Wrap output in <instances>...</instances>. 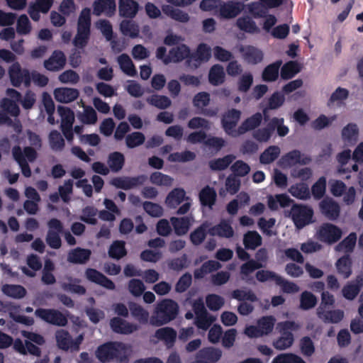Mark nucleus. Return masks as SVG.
<instances>
[{
    "instance_id": "27",
    "label": "nucleus",
    "mask_w": 363,
    "mask_h": 363,
    "mask_svg": "<svg viewBox=\"0 0 363 363\" xmlns=\"http://www.w3.org/2000/svg\"><path fill=\"white\" fill-rule=\"evenodd\" d=\"M209 226L210 223L208 221H204L191 232L189 235V240L193 245L199 246L204 242L207 235L209 234Z\"/></svg>"
},
{
    "instance_id": "12",
    "label": "nucleus",
    "mask_w": 363,
    "mask_h": 363,
    "mask_svg": "<svg viewBox=\"0 0 363 363\" xmlns=\"http://www.w3.org/2000/svg\"><path fill=\"white\" fill-rule=\"evenodd\" d=\"M186 59V62L191 65V50L189 46L185 44H180L171 48L169 55L164 60V65L170 62H180Z\"/></svg>"
},
{
    "instance_id": "20",
    "label": "nucleus",
    "mask_w": 363,
    "mask_h": 363,
    "mask_svg": "<svg viewBox=\"0 0 363 363\" xmlns=\"http://www.w3.org/2000/svg\"><path fill=\"white\" fill-rule=\"evenodd\" d=\"M66 64V57L61 50H54L50 57L44 61L45 68L51 72H56L64 68Z\"/></svg>"
},
{
    "instance_id": "29",
    "label": "nucleus",
    "mask_w": 363,
    "mask_h": 363,
    "mask_svg": "<svg viewBox=\"0 0 363 363\" xmlns=\"http://www.w3.org/2000/svg\"><path fill=\"white\" fill-rule=\"evenodd\" d=\"M208 233L211 236L230 238L234 235V230L228 221L222 220L218 224L211 227L208 229Z\"/></svg>"
},
{
    "instance_id": "57",
    "label": "nucleus",
    "mask_w": 363,
    "mask_h": 363,
    "mask_svg": "<svg viewBox=\"0 0 363 363\" xmlns=\"http://www.w3.org/2000/svg\"><path fill=\"white\" fill-rule=\"evenodd\" d=\"M359 129L355 123H349L342 130V138L345 142H356Z\"/></svg>"
},
{
    "instance_id": "10",
    "label": "nucleus",
    "mask_w": 363,
    "mask_h": 363,
    "mask_svg": "<svg viewBox=\"0 0 363 363\" xmlns=\"http://www.w3.org/2000/svg\"><path fill=\"white\" fill-rule=\"evenodd\" d=\"M147 177L145 174L138 175L136 177H117L110 180V184L117 189L129 190L143 185Z\"/></svg>"
},
{
    "instance_id": "17",
    "label": "nucleus",
    "mask_w": 363,
    "mask_h": 363,
    "mask_svg": "<svg viewBox=\"0 0 363 363\" xmlns=\"http://www.w3.org/2000/svg\"><path fill=\"white\" fill-rule=\"evenodd\" d=\"M85 277L89 281L100 285L106 289L114 290L116 289V285L113 281L95 269H86Z\"/></svg>"
},
{
    "instance_id": "46",
    "label": "nucleus",
    "mask_w": 363,
    "mask_h": 363,
    "mask_svg": "<svg viewBox=\"0 0 363 363\" xmlns=\"http://www.w3.org/2000/svg\"><path fill=\"white\" fill-rule=\"evenodd\" d=\"M118 62L121 70L128 76L134 77L137 74L135 67L130 57L125 53L118 57Z\"/></svg>"
},
{
    "instance_id": "16",
    "label": "nucleus",
    "mask_w": 363,
    "mask_h": 363,
    "mask_svg": "<svg viewBox=\"0 0 363 363\" xmlns=\"http://www.w3.org/2000/svg\"><path fill=\"white\" fill-rule=\"evenodd\" d=\"M318 234L321 240L328 243H335L341 238L342 233L337 226L331 223H325L320 227Z\"/></svg>"
},
{
    "instance_id": "26",
    "label": "nucleus",
    "mask_w": 363,
    "mask_h": 363,
    "mask_svg": "<svg viewBox=\"0 0 363 363\" xmlns=\"http://www.w3.org/2000/svg\"><path fill=\"white\" fill-rule=\"evenodd\" d=\"M262 113L257 112L250 117L246 118L237 130V136L245 134V133L255 130L258 128L262 121Z\"/></svg>"
},
{
    "instance_id": "28",
    "label": "nucleus",
    "mask_w": 363,
    "mask_h": 363,
    "mask_svg": "<svg viewBox=\"0 0 363 363\" xmlns=\"http://www.w3.org/2000/svg\"><path fill=\"white\" fill-rule=\"evenodd\" d=\"M55 99L61 103L67 104L77 99L79 92L74 88H57L54 91Z\"/></svg>"
},
{
    "instance_id": "9",
    "label": "nucleus",
    "mask_w": 363,
    "mask_h": 363,
    "mask_svg": "<svg viewBox=\"0 0 363 363\" xmlns=\"http://www.w3.org/2000/svg\"><path fill=\"white\" fill-rule=\"evenodd\" d=\"M210 94L206 91H201L194 95L192 104L199 110V113L207 117H215L218 113V109L217 108H206L210 104Z\"/></svg>"
},
{
    "instance_id": "25",
    "label": "nucleus",
    "mask_w": 363,
    "mask_h": 363,
    "mask_svg": "<svg viewBox=\"0 0 363 363\" xmlns=\"http://www.w3.org/2000/svg\"><path fill=\"white\" fill-rule=\"evenodd\" d=\"M139 4L134 0H118V12L122 17L133 18L139 11Z\"/></svg>"
},
{
    "instance_id": "1",
    "label": "nucleus",
    "mask_w": 363,
    "mask_h": 363,
    "mask_svg": "<svg viewBox=\"0 0 363 363\" xmlns=\"http://www.w3.org/2000/svg\"><path fill=\"white\" fill-rule=\"evenodd\" d=\"M130 347L118 341H108L100 345L95 351L96 358L101 363L116 361V363H128Z\"/></svg>"
},
{
    "instance_id": "36",
    "label": "nucleus",
    "mask_w": 363,
    "mask_h": 363,
    "mask_svg": "<svg viewBox=\"0 0 363 363\" xmlns=\"http://www.w3.org/2000/svg\"><path fill=\"white\" fill-rule=\"evenodd\" d=\"M163 13L172 19L181 23H187L189 21V14L179 9L170 5H164L162 7Z\"/></svg>"
},
{
    "instance_id": "52",
    "label": "nucleus",
    "mask_w": 363,
    "mask_h": 363,
    "mask_svg": "<svg viewBox=\"0 0 363 363\" xmlns=\"http://www.w3.org/2000/svg\"><path fill=\"white\" fill-rule=\"evenodd\" d=\"M263 266L260 262H258L254 259H250L245 263L242 264L240 267V274L242 279L246 281H249V275L256 269L262 268Z\"/></svg>"
},
{
    "instance_id": "7",
    "label": "nucleus",
    "mask_w": 363,
    "mask_h": 363,
    "mask_svg": "<svg viewBox=\"0 0 363 363\" xmlns=\"http://www.w3.org/2000/svg\"><path fill=\"white\" fill-rule=\"evenodd\" d=\"M9 76L11 84L15 87H19L22 84L26 87H29L31 84V74L28 69H22L18 62H13L9 69Z\"/></svg>"
},
{
    "instance_id": "41",
    "label": "nucleus",
    "mask_w": 363,
    "mask_h": 363,
    "mask_svg": "<svg viewBox=\"0 0 363 363\" xmlns=\"http://www.w3.org/2000/svg\"><path fill=\"white\" fill-rule=\"evenodd\" d=\"M108 254L111 258L117 260L126 256L125 242L123 240L113 241L108 248Z\"/></svg>"
},
{
    "instance_id": "21",
    "label": "nucleus",
    "mask_w": 363,
    "mask_h": 363,
    "mask_svg": "<svg viewBox=\"0 0 363 363\" xmlns=\"http://www.w3.org/2000/svg\"><path fill=\"white\" fill-rule=\"evenodd\" d=\"M211 57V50L205 43H200L194 52H191V66L197 68L202 62H207Z\"/></svg>"
},
{
    "instance_id": "48",
    "label": "nucleus",
    "mask_w": 363,
    "mask_h": 363,
    "mask_svg": "<svg viewBox=\"0 0 363 363\" xmlns=\"http://www.w3.org/2000/svg\"><path fill=\"white\" fill-rule=\"evenodd\" d=\"M120 30L124 35L132 38H137L140 33L138 25L132 20H123L120 23Z\"/></svg>"
},
{
    "instance_id": "6",
    "label": "nucleus",
    "mask_w": 363,
    "mask_h": 363,
    "mask_svg": "<svg viewBox=\"0 0 363 363\" xmlns=\"http://www.w3.org/2000/svg\"><path fill=\"white\" fill-rule=\"evenodd\" d=\"M48 230L45 241L50 247L59 249L62 246L60 234L63 233L64 227L62 223L57 218H51L48 222Z\"/></svg>"
},
{
    "instance_id": "31",
    "label": "nucleus",
    "mask_w": 363,
    "mask_h": 363,
    "mask_svg": "<svg viewBox=\"0 0 363 363\" xmlns=\"http://www.w3.org/2000/svg\"><path fill=\"white\" fill-rule=\"evenodd\" d=\"M281 65L282 60H279L266 66L262 73V80L265 82L277 81L279 78V69Z\"/></svg>"
},
{
    "instance_id": "33",
    "label": "nucleus",
    "mask_w": 363,
    "mask_h": 363,
    "mask_svg": "<svg viewBox=\"0 0 363 363\" xmlns=\"http://www.w3.org/2000/svg\"><path fill=\"white\" fill-rule=\"evenodd\" d=\"M155 337L164 342L168 348L172 347L177 339L176 330L169 327L162 328L155 331Z\"/></svg>"
},
{
    "instance_id": "64",
    "label": "nucleus",
    "mask_w": 363,
    "mask_h": 363,
    "mask_svg": "<svg viewBox=\"0 0 363 363\" xmlns=\"http://www.w3.org/2000/svg\"><path fill=\"white\" fill-rule=\"evenodd\" d=\"M272 363H306L301 357L294 353H282L274 358Z\"/></svg>"
},
{
    "instance_id": "55",
    "label": "nucleus",
    "mask_w": 363,
    "mask_h": 363,
    "mask_svg": "<svg viewBox=\"0 0 363 363\" xmlns=\"http://www.w3.org/2000/svg\"><path fill=\"white\" fill-rule=\"evenodd\" d=\"M316 296L310 291H304L300 296V308L304 311L314 308L317 304Z\"/></svg>"
},
{
    "instance_id": "15",
    "label": "nucleus",
    "mask_w": 363,
    "mask_h": 363,
    "mask_svg": "<svg viewBox=\"0 0 363 363\" xmlns=\"http://www.w3.org/2000/svg\"><path fill=\"white\" fill-rule=\"evenodd\" d=\"M54 4V0H36L30 3L28 8V13L33 21H38L40 18V13L49 12Z\"/></svg>"
},
{
    "instance_id": "37",
    "label": "nucleus",
    "mask_w": 363,
    "mask_h": 363,
    "mask_svg": "<svg viewBox=\"0 0 363 363\" xmlns=\"http://www.w3.org/2000/svg\"><path fill=\"white\" fill-rule=\"evenodd\" d=\"M170 220L176 235L181 236L187 233L191 225V220L188 216L172 217Z\"/></svg>"
},
{
    "instance_id": "51",
    "label": "nucleus",
    "mask_w": 363,
    "mask_h": 363,
    "mask_svg": "<svg viewBox=\"0 0 363 363\" xmlns=\"http://www.w3.org/2000/svg\"><path fill=\"white\" fill-rule=\"evenodd\" d=\"M57 112L61 118L60 127L73 125L74 122V113L71 108L59 106L57 107Z\"/></svg>"
},
{
    "instance_id": "24",
    "label": "nucleus",
    "mask_w": 363,
    "mask_h": 363,
    "mask_svg": "<svg viewBox=\"0 0 363 363\" xmlns=\"http://www.w3.org/2000/svg\"><path fill=\"white\" fill-rule=\"evenodd\" d=\"M91 255V251L89 249L77 247L69 250L67 261L72 264H84L89 260Z\"/></svg>"
},
{
    "instance_id": "49",
    "label": "nucleus",
    "mask_w": 363,
    "mask_h": 363,
    "mask_svg": "<svg viewBox=\"0 0 363 363\" xmlns=\"http://www.w3.org/2000/svg\"><path fill=\"white\" fill-rule=\"evenodd\" d=\"M289 192L294 197L307 200L311 197V193L308 185L303 182L292 185L289 189Z\"/></svg>"
},
{
    "instance_id": "32",
    "label": "nucleus",
    "mask_w": 363,
    "mask_h": 363,
    "mask_svg": "<svg viewBox=\"0 0 363 363\" xmlns=\"http://www.w3.org/2000/svg\"><path fill=\"white\" fill-rule=\"evenodd\" d=\"M199 197L202 206L212 209L216 201L217 194L213 187L207 185L200 191Z\"/></svg>"
},
{
    "instance_id": "30",
    "label": "nucleus",
    "mask_w": 363,
    "mask_h": 363,
    "mask_svg": "<svg viewBox=\"0 0 363 363\" xmlns=\"http://www.w3.org/2000/svg\"><path fill=\"white\" fill-rule=\"evenodd\" d=\"M128 306L130 314L135 320L143 325H145L148 323L150 318L149 312L143 306L133 301L128 302Z\"/></svg>"
},
{
    "instance_id": "47",
    "label": "nucleus",
    "mask_w": 363,
    "mask_h": 363,
    "mask_svg": "<svg viewBox=\"0 0 363 363\" xmlns=\"http://www.w3.org/2000/svg\"><path fill=\"white\" fill-rule=\"evenodd\" d=\"M336 267L340 274L345 279L348 278L352 274V260L350 255H345L338 259Z\"/></svg>"
},
{
    "instance_id": "50",
    "label": "nucleus",
    "mask_w": 363,
    "mask_h": 363,
    "mask_svg": "<svg viewBox=\"0 0 363 363\" xmlns=\"http://www.w3.org/2000/svg\"><path fill=\"white\" fill-rule=\"evenodd\" d=\"M280 155V148L277 145H271L266 148L259 156V162L269 164L276 160Z\"/></svg>"
},
{
    "instance_id": "44",
    "label": "nucleus",
    "mask_w": 363,
    "mask_h": 363,
    "mask_svg": "<svg viewBox=\"0 0 363 363\" xmlns=\"http://www.w3.org/2000/svg\"><path fill=\"white\" fill-rule=\"evenodd\" d=\"M237 26L240 30L248 33H257L259 32L256 23L248 16H242L237 19Z\"/></svg>"
},
{
    "instance_id": "42",
    "label": "nucleus",
    "mask_w": 363,
    "mask_h": 363,
    "mask_svg": "<svg viewBox=\"0 0 363 363\" xmlns=\"http://www.w3.org/2000/svg\"><path fill=\"white\" fill-rule=\"evenodd\" d=\"M274 133V126L269 121L265 127L255 130L252 137L259 143H267Z\"/></svg>"
},
{
    "instance_id": "40",
    "label": "nucleus",
    "mask_w": 363,
    "mask_h": 363,
    "mask_svg": "<svg viewBox=\"0 0 363 363\" xmlns=\"http://www.w3.org/2000/svg\"><path fill=\"white\" fill-rule=\"evenodd\" d=\"M107 164L113 172H118L125 164L124 155L120 152H113L108 156Z\"/></svg>"
},
{
    "instance_id": "62",
    "label": "nucleus",
    "mask_w": 363,
    "mask_h": 363,
    "mask_svg": "<svg viewBox=\"0 0 363 363\" xmlns=\"http://www.w3.org/2000/svg\"><path fill=\"white\" fill-rule=\"evenodd\" d=\"M211 122L202 117L195 116L191 118L187 126L192 130L202 129L201 130L208 131L211 129Z\"/></svg>"
},
{
    "instance_id": "58",
    "label": "nucleus",
    "mask_w": 363,
    "mask_h": 363,
    "mask_svg": "<svg viewBox=\"0 0 363 363\" xmlns=\"http://www.w3.org/2000/svg\"><path fill=\"white\" fill-rule=\"evenodd\" d=\"M56 342L58 347L62 350H68L70 348L71 336L65 330H59L55 333Z\"/></svg>"
},
{
    "instance_id": "54",
    "label": "nucleus",
    "mask_w": 363,
    "mask_h": 363,
    "mask_svg": "<svg viewBox=\"0 0 363 363\" xmlns=\"http://www.w3.org/2000/svg\"><path fill=\"white\" fill-rule=\"evenodd\" d=\"M49 143L50 148L55 152L62 151L65 146V140L56 130H53L50 133Z\"/></svg>"
},
{
    "instance_id": "59",
    "label": "nucleus",
    "mask_w": 363,
    "mask_h": 363,
    "mask_svg": "<svg viewBox=\"0 0 363 363\" xmlns=\"http://www.w3.org/2000/svg\"><path fill=\"white\" fill-rule=\"evenodd\" d=\"M2 291L6 295L15 298H23L26 294V289L21 285L6 284L3 286Z\"/></svg>"
},
{
    "instance_id": "39",
    "label": "nucleus",
    "mask_w": 363,
    "mask_h": 363,
    "mask_svg": "<svg viewBox=\"0 0 363 363\" xmlns=\"http://www.w3.org/2000/svg\"><path fill=\"white\" fill-rule=\"evenodd\" d=\"M357 238L356 233H350L346 238L338 243L335 247V250L338 252H343L346 253V255H350L354 250L357 243Z\"/></svg>"
},
{
    "instance_id": "56",
    "label": "nucleus",
    "mask_w": 363,
    "mask_h": 363,
    "mask_svg": "<svg viewBox=\"0 0 363 363\" xmlns=\"http://www.w3.org/2000/svg\"><path fill=\"white\" fill-rule=\"evenodd\" d=\"M147 102L160 109H165L170 106L172 101L166 96L154 94L147 98Z\"/></svg>"
},
{
    "instance_id": "23",
    "label": "nucleus",
    "mask_w": 363,
    "mask_h": 363,
    "mask_svg": "<svg viewBox=\"0 0 363 363\" xmlns=\"http://www.w3.org/2000/svg\"><path fill=\"white\" fill-rule=\"evenodd\" d=\"M116 8V0H96L93 4V13L99 16L104 13L111 17L115 13Z\"/></svg>"
},
{
    "instance_id": "34",
    "label": "nucleus",
    "mask_w": 363,
    "mask_h": 363,
    "mask_svg": "<svg viewBox=\"0 0 363 363\" xmlns=\"http://www.w3.org/2000/svg\"><path fill=\"white\" fill-rule=\"evenodd\" d=\"M363 286V276L356 277L354 283L345 285L342 290L343 296L347 300H353L359 293Z\"/></svg>"
},
{
    "instance_id": "11",
    "label": "nucleus",
    "mask_w": 363,
    "mask_h": 363,
    "mask_svg": "<svg viewBox=\"0 0 363 363\" xmlns=\"http://www.w3.org/2000/svg\"><path fill=\"white\" fill-rule=\"evenodd\" d=\"M240 116L241 111L235 108H231L223 114L221 124L228 135L237 137V130H235V128L240 119Z\"/></svg>"
},
{
    "instance_id": "5",
    "label": "nucleus",
    "mask_w": 363,
    "mask_h": 363,
    "mask_svg": "<svg viewBox=\"0 0 363 363\" xmlns=\"http://www.w3.org/2000/svg\"><path fill=\"white\" fill-rule=\"evenodd\" d=\"M313 210L304 204L294 203L292 205L289 216L291 218L295 227L300 230L313 222Z\"/></svg>"
},
{
    "instance_id": "53",
    "label": "nucleus",
    "mask_w": 363,
    "mask_h": 363,
    "mask_svg": "<svg viewBox=\"0 0 363 363\" xmlns=\"http://www.w3.org/2000/svg\"><path fill=\"white\" fill-rule=\"evenodd\" d=\"M235 157L228 155L222 158H218L209 162V167L214 171L224 170L233 162Z\"/></svg>"
},
{
    "instance_id": "13",
    "label": "nucleus",
    "mask_w": 363,
    "mask_h": 363,
    "mask_svg": "<svg viewBox=\"0 0 363 363\" xmlns=\"http://www.w3.org/2000/svg\"><path fill=\"white\" fill-rule=\"evenodd\" d=\"M320 213L328 220H335L340 216V206L330 197L324 198L319 203Z\"/></svg>"
},
{
    "instance_id": "43",
    "label": "nucleus",
    "mask_w": 363,
    "mask_h": 363,
    "mask_svg": "<svg viewBox=\"0 0 363 363\" xmlns=\"http://www.w3.org/2000/svg\"><path fill=\"white\" fill-rule=\"evenodd\" d=\"M208 81L213 86H218L224 82L225 72L221 65H214L211 67L208 74Z\"/></svg>"
},
{
    "instance_id": "19",
    "label": "nucleus",
    "mask_w": 363,
    "mask_h": 363,
    "mask_svg": "<svg viewBox=\"0 0 363 363\" xmlns=\"http://www.w3.org/2000/svg\"><path fill=\"white\" fill-rule=\"evenodd\" d=\"M311 161L308 156H306L298 150H291L281 157L280 163L286 167H291L297 164L305 165Z\"/></svg>"
},
{
    "instance_id": "63",
    "label": "nucleus",
    "mask_w": 363,
    "mask_h": 363,
    "mask_svg": "<svg viewBox=\"0 0 363 363\" xmlns=\"http://www.w3.org/2000/svg\"><path fill=\"white\" fill-rule=\"evenodd\" d=\"M145 137L141 132H133L125 136V144L128 148H135L145 143Z\"/></svg>"
},
{
    "instance_id": "60",
    "label": "nucleus",
    "mask_w": 363,
    "mask_h": 363,
    "mask_svg": "<svg viewBox=\"0 0 363 363\" xmlns=\"http://www.w3.org/2000/svg\"><path fill=\"white\" fill-rule=\"evenodd\" d=\"M79 118L84 124L93 125L97 121V113L91 106H86L83 113L79 115Z\"/></svg>"
},
{
    "instance_id": "14",
    "label": "nucleus",
    "mask_w": 363,
    "mask_h": 363,
    "mask_svg": "<svg viewBox=\"0 0 363 363\" xmlns=\"http://www.w3.org/2000/svg\"><path fill=\"white\" fill-rule=\"evenodd\" d=\"M111 330L121 335H130L139 330L140 326L135 323H130L121 317H113L110 320Z\"/></svg>"
},
{
    "instance_id": "45",
    "label": "nucleus",
    "mask_w": 363,
    "mask_h": 363,
    "mask_svg": "<svg viewBox=\"0 0 363 363\" xmlns=\"http://www.w3.org/2000/svg\"><path fill=\"white\" fill-rule=\"evenodd\" d=\"M243 244L247 250H255L262 245V237L255 230L248 231L244 235Z\"/></svg>"
},
{
    "instance_id": "3",
    "label": "nucleus",
    "mask_w": 363,
    "mask_h": 363,
    "mask_svg": "<svg viewBox=\"0 0 363 363\" xmlns=\"http://www.w3.org/2000/svg\"><path fill=\"white\" fill-rule=\"evenodd\" d=\"M301 325L292 320H285L277 324V330L281 336L273 342L274 348L284 350L289 348L294 343V337L292 332L297 331Z\"/></svg>"
},
{
    "instance_id": "2",
    "label": "nucleus",
    "mask_w": 363,
    "mask_h": 363,
    "mask_svg": "<svg viewBox=\"0 0 363 363\" xmlns=\"http://www.w3.org/2000/svg\"><path fill=\"white\" fill-rule=\"evenodd\" d=\"M179 310V305L175 301L164 299L157 303L155 311L150 318V323L157 327L166 325L177 318Z\"/></svg>"
},
{
    "instance_id": "4",
    "label": "nucleus",
    "mask_w": 363,
    "mask_h": 363,
    "mask_svg": "<svg viewBox=\"0 0 363 363\" xmlns=\"http://www.w3.org/2000/svg\"><path fill=\"white\" fill-rule=\"evenodd\" d=\"M276 318L273 315L262 316L257 320L256 325H247L244 333L250 338H258L270 335L274 328Z\"/></svg>"
},
{
    "instance_id": "22",
    "label": "nucleus",
    "mask_w": 363,
    "mask_h": 363,
    "mask_svg": "<svg viewBox=\"0 0 363 363\" xmlns=\"http://www.w3.org/2000/svg\"><path fill=\"white\" fill-rule=\"evenodd\" d=\"M239 50L244 60L250 65H257L263 60L262 51L255 46H241Z\"/></svg>"
},
{
    "instance_id": "35",
    "label": "nucleus",
    "mask_w": 363,
    "mask_h": 363,
    "mask_svg": "<svg viewBox=\"0 0 363 363\" xmlns=\"http://www.w3.org/2000/svg\"><path fill=\"white\" fill-rule=\"evenodd\" d=\"M301 70L300 64L296 61L291 60L281 67L280 76L282 79L289 80L294 77Z\"/></svg>"
},
{
    "instance_id": "61",
    "label": "nucleus",
    "mask_w": 363,
    "mask_h": 363,
    "mask_svg": "<svg viewBox=\"0 0 363 363\" xmlns=\"http://www.w3.org/2000/svg\"><path fill=\"white\" fill-rule=\"evenodd\" d=\"M150 180L152 184L158 186H170L172 184L173 179L160 172H155L151 174Z\"/></svg>"
},
{
    "instance_id": "38",
    "label": "nucleus",
    "mask_w": 363,
    "mask_h": 363,
    "mask_svg": "<svg viewBox=\"0 0 363 363\" xmlns=\"http://www.w3.org/2000/svg\"><path fill=\"white\" fill-rule=\"evenodd\" d=\"M185 195L186 192L183 189H174L167 196L166 205L170 208H175L184 200Z\"/></svg>"
},
{
    "instance_id": "18",
    "label": "nucleus",
    "mask_w": 363,
    "mask_h": 363,
    "mask_svg": "<svg viewBox=\"0 0 363 363\" xmlns=\"http://www.w3.org/2000/svg\"><path fill=\"white\" fill-rule=\"evenodd\" d=\"M243 3L236 1H228L219 7V15L222 18L230 19L235 18L243 10Z\"/></svg>"
},
{
    "instance_id": "8",
    "label": "nucleus",
    "mask_w": 363,
    "mask_h": 363,
    "mask_svg": "<svg viewBox=\"0 0 363 363\" xmlns=\"http://www.w3.org/2000/svg\"><path fill=\"white\" fill-rule=\"evenodd\" d=\"M36 317L43 321L57 326H65L67 324V317L60 311L54 308H37L35 311Z\"/></svg>"
}]
</instances>
